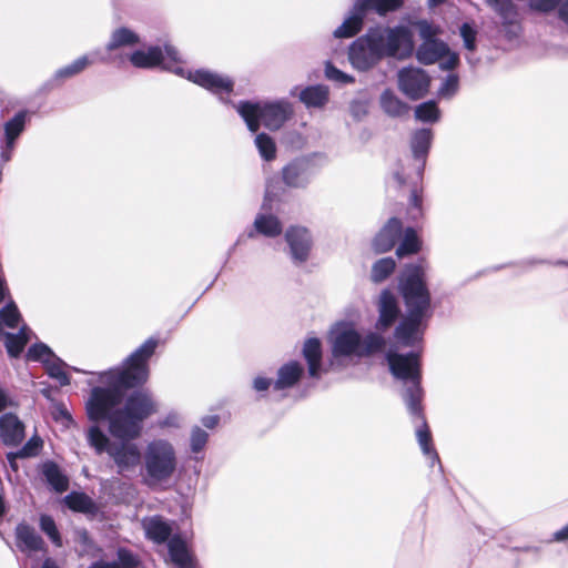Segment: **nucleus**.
I'll return each instance as SVG.
<instances>
[{"label": "nucleus", "mask_w": 568, "mask_h": 568, "mask_svg": "<svg viewBox=\"0 0 568 568\" xmlns=\"http://www.w3.org/2000/svg\"><path fill=\"white\" fill-rule=\"evenodd\" d=\"M159 345L155 337L148 338L125 361L123 368H113L101 373L110 387H94L87 403L89 419L110 420L114 408L121 403L122 390L143 384L149 376L148 362Z\"/></svg>", "instance_id": "obj_1"}, {"label": "nucleus", "mask_w": 568, "mask_h": 568, "mask_svg": "<svg viewBox=\"0 0 568 568\" xmlns=\"http://www.w3.org/2000/svg\"><path fill=\"white\" fill-rule=\"evenodd\" d=\"M398 290L404 301V314L395 328L396 341L413 347L423 341L434 314L432 295L420 265H407L399 277Z\"/></svg>", "instance_id": "obj_2"}, {"label": "nucleus", "mask_w": 568, "mask_h": 568, "mask_svg": "<svg viewBox=\"0 0 568 568\" xmlns=\"http://www.w3.org/2000/svg\"><path fill=\"white\" fill-rule=\"evenodd\" d=\"M386 361L392 375L404 383L405 387L402 397L408 414L418 423L416 437L423 454L432 459V464L435 462L439 464V457L433 447L432 435L426 424L422 405L424 392L420 386L422 372L419 354L416 352L399 354L389 351L386 354Z\"/></svg>", "instance_id": "obj_3"}, {"label": "nucleus", "mask_w": 568, "mask_h": 568, "mask_svg": "<svg viewBox=\"0 0 568 568\" xmlns=\"http://www.w3.org/2000/svg\"><path fill=\"white\" fill-rule=\"evenodd\" d=\"M178 468V455L173 444L165 438L149 440L142 453L141 477L150 488L171 480Z\"/></svg>", "instance_id": "obj_4"}, {"label": "nucleus", "mask_w": 568, "mask_h": 568, "mask_svg": "<svg viewBox=\"0 0 568 568\" xmlns=\"http://www.w3.org/2000/svg\"><path fill=\"white\" fill-rule=\"evenodd\" d=\"M329 342L334 357H365L382 351L385 346V338L381 334L371 332L363 337L355 326L347 322H339L333 326Z\"/></svg>", "instance_id": "obj_5"}, {"label": "nucleus", "mask_w": 568, "mask_h": 568, "mask_svg": "<svg viewBox=\"0 0 568 568\" xmlns=\"http://www.w3.org/2000/svg\"><path fill=\"white\" fill-rule=\"evenodd\" d=\"M234 108L253 133L258 131L261 123L270 130H278L293 112L291 103L285 100L266 103L241 101Z\"/></svg>", "instance_id": "obj_6"}, {"label": "nucleus", "mask_w": 568, "mask_h": 568, "mask_svg": "<svg viewBox=\"0 0 568 568\" xmlns=\"http://www.w3.org/2000/svg\"><path fill=\"white\" fill-rule=\"evenodd\" d=\"M373 47L384 58L406 60L414 53L413 32L406 26L369 28L366 32Z\"/></svg>", "instance_id": "obj_7"}, {"label": "nucleus", "mask_w": 568, "mask_h": 568, "mask_svg": "<svg viewBox=\"0 0 568 568\" xmlns=\"http://www.w3.org/2000/svg\"><path fill=\"white\" fill-rule=\"evenodd\" d=\"M404 0H355L348 16L333 32L335 38H352L363 28L364 20L369 12L385 17L389 12L400 9Z\"/></svg>", "instance_id": "obj_8"}, {"label": "nucleus", "mask_w": 568, "mask_h": 568, "mask_svg": "<svg viewBox=\"0 0 568 568\" xmlns=\"http://www.w3.org/2000/svg\"><path fill=\"white\" fill-rule=\"evenodd\" d=\"M133 67L139 69H152L161 67L179 75H184V69L179 65L180 57L176 49L170 44L162 50L160 47H149L146 50H135L129 55Z\"/></svg>", "instance_id": "obj_9"}, {"label": "nucleus", "mask_w": 568, "mask_h": 568, "mask_svg": "<svg viewBox=\"0 0 568 568\" xmlns=\"http://www.w3.org/2000/svg\"><path fill=\"white\" fill-rule=\"evenodd\" d=\"M325 162L326 156L323 153L296 158L282 169V180L288 187L304 189Z\"/></svg>", "instance_id": "obj_10"}, {"label": "nucleus", "mask_w": 568, "mask_h": 568, "mask_svg": "<svg viewBox=\"0 0 568 568\" xmlns=\"http://www.w3.org/2000/svg\"><path fill=\"white\" fill-rule=\"evenodd\" d=\"M499 19L498 31L509 42L518 41L523 34V18L513 0H485Z\"/></svg>", "instance_id": "obj_11"}, {"label": "nucleus", "mask_w": 568, "mask_h": 568, "mask_svg": "<svg viewBox=\"0 0 568 568\" xmlns=\"http://www.w3.org/2000/svg\"><path fill=\"white\" fill-rule=\"evenodd\" d=\"M183 77L216 95L222 103H231L229 95L233 92L234 81L230 77L207 69L184 71Z\"/></svg>", "instance_id": "obj_12"}, {"label": "nucleus", "mask_w": 568, "mask_h": 568, "mask_svg": "<svg viewBox=\"0 0 568 568\" xmlns=\"http://www.w3.org/2000/svg\"><path fill=\"white\" fill-rule=\"evenodd\" d=\"M432 79L422 68L409 65L397 72L398 90L409 100L423 99L429 91Z\"/></svg>", "instance_id": "obj_13"}, {"label": "nucleus", "mask_w": 568, "mask_h": 568, "mask_svg": "<svg viewBox=\"0 0 568 568\" xmlns=\"http://www.w3.org/2000/svg\"><path fill=\"white\" fill-rule=\"evenodd\" d=\"M28 111L17 112L3 124V136L0 140V159L2 163L11 160L17 141L23 133L27 124Z\"/></svg>", "instance_id": "obj_14"}, {"label": "nucleus", "mask_w": 568, "mask_h": 568, "mask_svg": "<svg viewBox=\"0 0 568 568\" xmlns=\"http://www.w3.org/2000/svg\"><path fill=\"white\" fill-rule=\"evenodd\" d=\"M348 59L358 71H368L383 60L366 33L351 44Z\"/></svg>", "instance_id": "obj_15"}, {"label": "nucleus", "mask_w": 568, "mask_h": 568, "mask_svg": "<svg viewBox=\"0 0 568 568\" xmlns=\"http://www.w3.org/2000/svg\"><path fill=\"white\" fill-rule=\"evenodd\" d=\"M108 455L114 462L119 474L132 470L142 464V453L138 445L131 443V440L112 443L109 446Z\"/></svg>", "instance_id": "obj_16"}, {"label": "nucleus", "mask_w": 568, "mask_h": 568, "mask_svg": "<svg viewBox=\"0 0 568 568\" xmlns=\"http://www.w3.org/2000/svg\"><path fill=\"white\" fill-rule=\"evenodd\" d=\"M143 425L123 408L116 409L109 420L110 434L121 440H134L141 436Z\"/></svg>", "instance_id": "obj_17"}, {"label": "nucleus", "mask_w": 568, "mask_h": 568, "mask_svg": "<svg viewBox=\"0 0 568 568\" xmlns=\"http://www.w3.org/2000/svg\"><path fill=\"white\" fill-rule=\"evenodd\" d=\"M433 138V131L427 128L417 129L410 135L409 146L417 179L423 176Z\"/></svg>", "instance_id": "obj_18"}, {"label": "nucleus", "mask_w": 568, "mask_h": 568, "mask_svg": "<svg viewBox=\"0 0 568 568\" xmlns=\"http://www.w3.org/2000/svg\"><path fill=\"white\" fill-rule=\"evenodd\" d=\"M285 239L290 246L292 258L298 263L305 262L312 247V236L308 230L301 226H292L286 231Z\"/></svg>", "instance_id": "obj_19"}, {"label": "nucleus", "mask_w": 568, "mask_h": 568, "mask_svg": "<svg viewBox=\"0 0 568 568\" xmlns=\"http://www.w3.org/2000/svg\"><path fill=\"white\" fill-rule=\"evenodd\" d=\"M378 320L376 322V329L386 331L398 320L399 306L397 298L389 290L382 291L378 303Z\"/></svg>", "instance_id": "obj_20"}, {"label": "nucleus", "mask_w": 568, "mask_h": 568, "mask_svg": "<svg viewBox=\"0 0 568 568\" xmlns=\"http://www.w3.org/2000/svg\"><path fill=\"white\" fill-rule=\"evenodd\" d=\"M403 234L399 219L390 217L373 240L372 246L376 253L390 251Z\"/></svg>", "instance_id": "obj_21"}, {"label": "nucleus", "mask_w": 568, "mask_h": 568, "mask_svg": "<svg viewBox=\"0 0 568 568\" xmlns=\"http://www.w3.org/2000/svg\"><path fill=\"white\" fill-rule=\"evenodd\" d=\"M123 409L142 424L156 412V404L149 394L134 392L126 398Z\"/></svg>", "instance_id": "obj_22"}, {"label": "nucleus", "mask_w": 568, "mask_h": 568, "mask_svg": "<svg viewBox=\"0 0 568 568\" xmlns=\"http://www.w3.org/2000/svg\"><path fill=\"white\" fill-rule=\"evenodd\" d=\"M24 437V426L14 414L7 413L0 417V438L8 446L19 445Z\"/></svg>", "instance_id": "obj_23"}, {"label": "nucleus", "mask_w": 568, "mask_h": 568, "mask_svg": "<svg viewBox=\"0 0 568 568\" xmlns=\"http://www.w3.org/2000/svg\"><path fill=\"white\" fill-rule=\"evenodd\" d=\"M142 528L148 539L156 542H165L172 532V527L168 520L161 516H150L142 520Z\"/></svg>", "instance_id": "obj_24"}, {"label": "nucleus", "mask_w": 568, "mask_h": 568, "mask_svg": "<svg viewBox=\"0 0 568 568\" xmlns=\"http://www.w3.org/2000/svg\"><path fill=\"white\" fill-rule=\"evenodd\" d=\"M17 546L22 551H41L44 549V541L36 529L26 524L20 523L16 527Z\"/></svg>", "instance_id": "obj_25"}, {"label": "nucleus", "mask_w": 568, "mask_h": 568, "mask_svg": "<svg viewBox=\"0 0 568 568\" xmlns=\"http://www.w3.org/2000/svg\"><path fill=\"white\" fill-rule=\"evenodd\" d=\"M303 357L308 366V375L320 378L322 369V343L316 337H310L304 342L302 349Z\"/></svg>", "instance_id": "obj_26"}, {"label": "nucleus", "mask_w": 568, "mask_h": 568, "mask_svg": "<svg viewBox=\"0 0 568 568\" xmlns=\"http://www.w3.org/2000/svg\"><path fill=\"white\" fill-rule=\"evenodd\" d=\"M253 230L247 233L248 237H254L255 233L266 237H276L283 231V225L277 216L271 213H258L253 223Z\"/></svg>", "instance_id": "obj_27"}, {"label": "nucleus", "mask_w": 568, "mask_h": 568, "mask_svg": "<svg viewBox=\"0 0 568 568\" xmlns=\"http://www.w3.org/2000/svg\"><path fill=\"white\" fill-rule=\"evenodd\" d=\"M448 53V45L440 40L423 41L416 50V59L425 64H434Z\"/></svg>", "instance_id": "obj_28"}, {"label": "nucleus", "mask_w": 568, "mask_h": 568, "mask_svg": "<svg viewBox=\"0 0 568 568\" xmlns=\"http://www.w3.org/2000/svg\"><path fill=\"white\" fill-rule=\"evenodd\" d=\"M303 373V365L296 361H291L282 365L277 371L274 389L282 390L293 387L301 379Z\"/></svg>", "instance_id": "obj_29"}, {"label": "nucleus", "mask_w": 568, "mask_h": 568, "mask_svg": "<svg viewBox=\"0 0 568 568\" xmlns=\"http://www.w3.org/2000/svg\"><path fill=\"white\" fill-rule=\"evenodd\" d=\"M379 104L382 110L392 118L404 116L409 111V105L390 89H386L382 92Z\"/></svg>", "instance_id": "obj_30"}, {"label": "nucleus", "mask_w": 568, "mask_h": 568, "mask_svg": "<svg viewBox=\"0 0 568 568\" xmlns=\"http://www.w3.org/2000/svg\"><path fill=\"white\" fill-rule=\"evenodd\" d=\"M328 88L322 84L310 85L301 90L298 99L307 109H321L328 102Z\"/></svg>", "instance_id": "obj_31"}, {"label": "nucleus", "mask_w": 568, "mask_h": 568, "mask_svg": "<svg viewBox=\"0 0 568 568\" xmlns=\"http://www.w3.org/2000/svg\"><path fill=\"white\" fill-rule=\"evenodd\" d=\"M42 474L47 483L57 493H63L69 487V479L62 474L59 466L53 462H45L42 466Z\"/></svg>", "instance_id": "obj_32"}, {"label": "nucleus", "mask_w": 568, "mask_h": 568, "mask_svg": "<svg viewBox=\"0 0 568 568\" xmlns=\"http://www.w3.org/2000/svg\"><path fill=\"white\" fill-rule=\"evenodd\" d=\"M140 42L139 36L129 28L121 27L115 29L110 37L105 49L111 52L123 47H133Z\"/></svg>", "instance_id": "obj_33"}, {"label": "nucleus", "mask_w": 568, "mask_h": 568, "mask_svg": "<svg viewBox=\"0 0 568 568\" xmlns=\"http://www.w3.org/2000/svg\"><path fill=\"white\" fill-rule=\"evenodd\" d=\"M30 334H31V331L26 325H23L20 328L19 333H17V334H12V333L4 334L6 348H7L8 354L11 357H18L22 353L26 344L30 339Z\"/></svg>", "instance_id": "obj_34"}, {"label": "nucleus", "mask_w": 568, "mask_h": 568, "mask_svg": "<svg viewBox=\"0 0 568 568\" xmlns=\"http://www.w3.org/2000/svg\"><path fill=\"white\" fill-rule=\"evenodd\" d=\"M169 555L176 568H193L185 544L178 538L169 541Z\"/></svg>", "instance_id": "obj_35"}, {"label": "nucleus", "mask_w": 568, "mask_h": 568, "mask_svg": "<svg viewBox=\"0 0 568 568\" xmlns=\"http://www.w3.org/2000/svg\"><path fill=\"white\" fill-rule=\"evenodd\" d=\"M91 63H93V59H90L89 55H81L71 63L58 69L54 73V79L63 81L75 77L85 70Z\"/></svg>", "instance_id": "obj_36"}, {"label": "nucleus", "mask_w": 568, "mask_h": 568, "mask_svg": "<svg viewBox=\"0 0 568 568\" xmlns=\"http://www.w3.org/2000/svg\"><path fill=\"white\" fill-rule=\"evenodd\" d=\"M65 505L73 511L90 514L95 510V504L88 495L72 491L64 497Z\"/></svg>", "instance_id": "obj_37"}, {"label": "nucleus", "mask_w": 568, "mask_h": 568, "mask_svg": "<svg viewBox=\"0 0 568 568\" xmlns=\"http://www.w3.org/2000/svg\"><path fill=\"white\" fill-rule=\"evenodd\" d=\"M415 118L424 123H436L440 119V110L434 100H429L415 108Z\"/></svg>", "instance_id": "obj_38"}, {"label": "nucleus", "mask_w": 568, "mask_h": 568, "mask_svg": "<svg viewBox=\"0 0 568 568\" xmlns=\"http://www.w3.org/2000/svg\"><path fill=\"white\" fill-rule=\"evenodd\" d=\"M420 243L414 229L407 227L404 233V237L396 250L398 257H404L417 253L419 251Z\"/></svg>", "instance_id": "obj_39"}, {"label": "nucleus", "mask_w": 568, "mask_h": 568, "mask_svg": "<svg viewBox=\"0 0 568 568\" xmlns=\"http://www.w3.org/2000/svg\"><path fill=\"white\" fill-rule=\"evenodd\" d=\"M87 439L97 454L108 453L109 446L112 444L100 427L95 425L88 429Z\"/></svg>", "instance_id": "obj_40"}, {"label": "nucleus", "mask_w": 568, "mask_h": 568, "mask_svg": "<svg viewBox=\"0 0 568 568\" xmlns=\"http://www.w3.org/2000/svg\"><path fill=\"white\" fill-rule=\"evenodd\" d=\"M44 366L48 375L51 378L57 379L61 386H67L70 384V377L64 372L67 364L61 358L58 356L51 357V361H48Z\"/></svg>", "instance_id": "obj_41"}, {"label": "nucleus", "mask_w": 568, "mask_h": 568, "mask_svg": "<svg viewBox=\"0 0 568 568\" xmlns=\"http://www.w3.org/2000/svg\"><path fill=\"white\" fill-rule=\"evenodd\" d=\"M395 261L392 257H384L376 261L372 266V280L381 283L386 280L395 270Z\"/></svg>", "instance_id": "obj_42"}, {"label": "nucleus", "mask_w": 568, "mask_h": 568, "mask_svg": "<svg viewBox=\"0 0 568 568\" xmlns=\"http://www.w3.org/2000/svg\"><path fill=\"white\" fill-rule=\"evenodd\" d=\"M255 145L260 155L265 161H271L276 155V145L273 139L266 133H260L255 136Z\"/></svg>", "instance_id": "obj_43"}, {"label": "nucleus", "mask_w": 568, "mask_h": 568, "mask_svg": "<svg viewBox=\"0 0 568 568\" xmlns=\"http://www.w3.org/2000/svg\"><path fill=\"white\" fill-rule=\"evenodd\" d=\"M459 90V77L450 73L445 77L438 88L437 95L439 99L450 100Z\"/></svg>", "instance_id": "obj_44"}, {"label": "nucleus", "mask_w": 568, "mask_h": 568, "mask_svg": "<svg viewBox=\"0 0 568 568\" xmlns=\"http://www.w3.org/2000/svg\"><path fill=\"white\" fill-rule=\"evenodd\" d=\"M40 529L50 538L57 547H62V538L53 518L49 515H41L39 520Z\"/></svg>", "instance_id": "obj_45"}, {"label": "nucleus", "mask_w": 568, "mask_h": 568, "mask_svg": "<svg viewBox=\"0 0 568 568\" xmlns=\"http://www.w3.org/2000/svg\"><path fill=\"white\" fill-rule=\"evenodd\" d=\"M57 355L50 349L49 346H47L43 343H38L31 346L28 349L27 358L29 361H40L44 365L48 363V361H51V357H55Z\"/></svg>", "instance_id": "obj_46"}, {"label": "nucleus", "mask_w": 568, "mask_h": 568, "mask_svg": "<svg viewBox=\"0 0 568 568\" xmlns=\"http://www.w3.org/2000/svg\"><path fill=\"white\" fill-rule=\"evenodd\" d=\"M0 318L4 325H7L10 328H14L18 326L21 316L19 313V310L17 305L11 302L7 304L1 311H0Z\"/></svg>", "instance_id": "obj_47"}, {"label": "nucleus", "mask_w": 568, "mask_h": 568, "mask_svg": "<svg viewBox=\"0 0 568 568\" xmlns=\"http://www.w3.org/2000/svg\"><path fill=\"white\" fill-rule=\"evenodd\" d=\"M209 440V434L200 426H194L190 436V448L192 453H200L204 449Z\"/></svg>", "instance_id": "obj_48"}, {"label": "nucleus", "mask_w": 568, "mask_h": 568, "mask_svg": "<svg viewBox=\"0 0 568 568\" xmlns=\"http://www.w3.org/2000/svg\"><path fill=\"white\" fill-rule=\"evenodd\" d=\"M459 34L463 39L464 48L474 52L477 48V30L468 22H465L459 28Z\"/></svg>", "instance_id": "obj_49"}, {"label": "nucleus", "mask_w": 568, "mask_h": 568, "mask_svg": "<svg viewBox=\"0 0 568 568\" xmlns=\"http://www.w3.org/2000/svg\"><path fill=\"white\" fill-rule=\"evenodd\" d=\"M325 77L334 82L338 83H353L354 78L334 67L331 62L325 64Z\"/></svg>", "instance_id": "obj_50"}, {"label": "nucleus", "mask_w": 568, "mask_h": 568, "mask_svg": "<svg viewBox=\"0 0 568 568\" xmlns=\"http://www.w3.org/2000/svg\"><path fill=\"white\" fill-rule=\"evenodd\" d=\"M116 555V562L119 564V567L122 566V568H133L136 566V559L130 550L125 548H119Z\"/></svg>", "instance_id": "obj_51"}, {"label": "nucleus", "mask_w": 568, "mask_h": 568, "mask_svg": "<svg viewBox=\"0 0 568 568\" xmlns=\"http://www.w3.org/2000/svg\"><path fill=\"white\" fill-rule=\"evenodd\" d=\"M417 28H418L419 37L424 41L435 40L436 30L429 22H427L426 20L418 21Z\"/></svg>", "instance_id": "obj_52"}, {"label": "nucleus", "mask_w": 568, "mask_h": 568, "mask_svg": "<svg viewBox=\"0 0 568 568\" xmlns=\"http://www.w3.org/2000/svg\"><path fill=\"white\" fill-rule=\"evenodd\" d=\"M439 61V68L442 70L450 71L459 64V55L456 52H450L448 49V53Z\"/></svg>", "instance_id": "obj_53"}, {"label": "nucleus", "mask_w": 568, "mask_h": 568, "mask_svg": "<svg viewBox=\"0 0 568 568\" xmlns=\"http://www.w3.org/2000/svg\"><path fill=\"white\" fill-rule=\"evenodd\" d=\"M422 195L418 190L414 189L409 196L410 214L415 219L422 213Z\"/></svg>", "instance_id": "obj_54"}, {"label": "nucleus", "mask_w": 568, "mask_h": 568, "mask_svg": "<svg viewBox=\"0 0 568 568\" xmlns=\"http://www.w3.org/2000/svg\"><path fill=\"white\" fill-rule=\"evenodd\" d=\"M41 442L40 439H30L19 452V456L29 457L37 454V450L40 448Z\"/></svg>", "instance_id": "obj_55"}, {"label": "nucleus", "mask_w": 568, "mask_h": 568, "mask_svg": "<svg viewBox=\"0 0 568 568\" xmlns=\"http://www.w3.org/2000/svg\"><path fill=\"white\" fill-rule=\"evenodd\" d=\"M158 425L161 428H166V427L178 428L181 425L180 415L176 413H170L163 419L159 420Z\"/></svg>", "instance_id": "obj_56"}, {"label": "nucleus", "mask_w": 568, "mask_h": 568, "mask_svg": "<svg viewBox=\"0 0 568 568\" xmlns=\"http://www.w3.org/2000/svg\"><path fill=\"white\" fill-rule=\"evenodd\" d=\"M272 384L274 385V382L271 378L257 376L253 382V387L257 392H264L267 390Z\"/></svg>", "instance_id": "obj_57"}, {"label": "nucleus", "mask_w": 568, "mask_h": 568, "mask_svg": "<svg viewBox=\"0 0 568 568\" xmlns=\"http://www.w3.org/2000/svg\"><path fill=\"white\" fill-rule=\"evenodd\" d=\"M220 418L217 415H207L202 417L201 423L207 429H213L217 426Z\"/></svg>", "instance_id": "obj_58"}, {"label": "nucleus", "mask_w": 568, "mask_h": 568, "mask_svg": "<svg viewBox=\"0 0 568 568\" xmlns=\"http://www.w3.org/2000/svg\"><path fill=\"white\" fill-rule=\"evenodd\" d=\"M13 400L9 397L7 392L2 388H0V413L4 410L6 408L13 406Z\"/></svg>", "instance_id": "obj_59"}, {"label": "nucleus", "mask_w": 568, "mask_h": 568, "mask_svg": "<svg viewBox=\"0 0 568 568\" xmlns=\"http://www.w3.org/2000/svg\"><path fill=\"white\" fill-rule=\"evenodd\" d=\"M559 4L558 17L568 26V0H562Z\"/></svg>", "instance_id": "obj_60"}, {"label": "nucleus", "mask_w": 568, "mask_h": 568, "mask_svg": "<svg viewBox=\"0 0 568 568\" xmlns=\"http://www.w3.org/2000/svg\"><path fill=\"white\" fill-rule=\"evenodd\" d=\"M88 568H119V564L116 561H103L99 560L91 564Z\"/></svg>", "instance_id": "obj_61"}, {"label": "nucleus", "mask_w": 568, "mask_h": 568, "mask_svg": "<svg viewBox=\"0 0 568 568\" xmlns=\"http://www.w3.org/2000/svg\"><path fill=\"white\" fill-rule=\"evenodd\" d=\"M554 539L556 541H565L568 539V524L554 534Z\"/></svg>", "instance_id": "obj_62"}, {"label": "nucleus", "mask_w": 568, "mask_h": 568, "mask_svg": "<svg viewBox=\"0 0 568 568\" xmlns=\"http://www.w3.org/2000/svg\"><path fill=\"white\" fill-rule=\"evenodd\" d=\"M408 176L409 174L406 173L404 170H396L394 172V179L397 181L399 185L405 184Z\"/></svg>", "instance_id": "obj_63"}, {"label": "nucleus", "mask_w": 568, "mask_h": 568, "mask_svg": "<svg viewBox=\"0 0 568 568\" xmlns=\"http://www.w3.org/2000/svg\"><path fill=\"white\" fill-rule=\"evenodd\" d=\"M41 568H58V567H57L55 562L52 559L48 558V559H45L43 561Z\"/></svg>", "instance_id": "obj_64"}]
</instances>
